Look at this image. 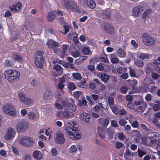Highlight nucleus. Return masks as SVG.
<instances>
[{
    "mask_svg": "<svg viewBox=\"0 0 160 160\" xmlns=\"http://www.w3.org/2000/svg\"><path fill=\"white\" fill-rule=\"evenodd\" d=\"M72 123V124L70 122H68L65 127V129L68 133L70 138L73 140H79L81 137L79 132V131L78 130L77 122L74 121Z\"/></svg>",
    "mask_w": 160,
    "mask_h": 160,
    "instance_id": "1",
    "label": "nucleus"
},
{
    "mask_svg": "<svg viewBox=\"0 0 160 160\" xmlns=\"http://www.w3.org/2000/svg\"><path fill=\"white\" fill-rule=\"evenodd\" d=\"M62 6L67 10L72 12L76 11L78 13L81 12L80 9L78 8L77 2L73 0H62Z\"/></svg>",
    "mask_w": 160,
    "mask_h": 160,
    "instance_id": "2",
    "label": "nucleus"
},
{
    "mask_svg": "<svg viewBox=\"0 0 160 160\" xmlns=\"http://www.w3.org/2000/svg\"><path fill=\"white\" fill-rule=\"evenodd\" d=\"M4 74L6 79L10 82H14L18 79L20 76V73L18 71L13 69L5 71Z\"/></svg>",
    "mask_w": 160,
    "mask_h": 160,
    "instance_id": "3",
    "label": "nucleus"
},
{
    "mask_svg": "<svg viewBox=\"0 0 160 160\" xmlns=\"http://www.w3.org/2000/svg\"><path fill=\"white\" fill-rule=\"evenodd\" d=\"M43 54L42 51H37L35 54V64L40 68H42L43 67L44 58L42 56Z\"/></svg>",
    "mask_w": 160,
    "mask_h": 160,
    "instance_id": "4",
    "label": "nucleus"
},
{
    "mask_svg": "<svg viewBox=\"0 0 160 160\" xmlns=\"http://www.w3.org/2000/svg\"><path fill=\"white\" fill-rule=\"evenodd\" d=\"M19 143L24 146L30 147L34 145L35 142L32 138L23 136L21 138Z\"/></svg>",
    "mask_w": 160,
    "mask_h": 160,
    "instance_id": "5",
    "label": "nucleus"
},
{
    "mask_svg": "<svg viewBox=\"0 0 160 160\" xmlns=\"http://www.w3.org/2000/svg\"><path fill=\"white\" fill-rule=\"evenodd\" d=\"M142 39L143 44L147 46H152L155 43L154 39L147 33L142 34Z\"/></svg>",
    "mask_w": 160,
    "mask_h": 160,
    "instance_id": "6",
    "label": "nucleus"
},
{
    "mask_svg": "<svg viewBox=\"0 0 160 160\" xmlns=\"http://www.w3.org/2000/svg\"><path fill=\"white\" fill-rule=\"evenodd\" d=\"M75 101L72 99L70 100V101H64L63 105L66 110H70L72 111L75 112L76 111V106L75 104Z\"/></svg>",
    "mask_w": 160,
    "mask_h": 160,
    "instance_id": "7",
    "label": "nucleus"
},
{
    "mask_svg": "<svg viewBox=\"0 0 160 160\" xmlns=\"http://www.w3.org/2000/svg\"><path fill=\"white\" fill-rule=\"evenodd\" d=\"M55 142L57 144H63L65 141L63 134L61 131L57 132L54 137Z\"/></svg>",
    "mask_w": 160,
    "mask_h": 160,
    "instance_id": "8",
    "label": "nucleus"
},
{
    "mask_svg": "<svg viewBox=\"0 0 160 160\" xmlns=\"http://www.w3.org/2000/svg\"><path fill=\"white\" fill-rule=\"evenodd\" d=\"M3 110L5 113L12 116H14L15 109L11 104H6L3 106Z\"/></svg>",
    "mask_w": 160,
    "mask_h": 160,
    "instance_id": "9",
    "label": "nucleus"
},
{
    "mask_svg": "<svg viewBox=\"0 0 160 160\" xmlns=\"http://www.w3.org/2000/svg\"><path fill=\"white\" fill-rule=\"evenodd\" d=\"M18 95L20 101L25 104L29 105L33 103L32 100L29 98H26L24 93L20 92L18 93Z\"/></svg>",
    "mask_w": 160,
    "mask_h": 160,
    "instance_id": "10",
    "label": "nucleus"
},
{
    "mask_svg": "<svg viewBox=\"0 0 160 160\" xmlns=\"http://www.w3.org/2000/svg\"><path fill=\"white\" fill-rule=\"evenodd\" d=\"M28 124L25 121L19 122L16 126L17 131L19 132H24L28 128Z\"/></svg>",
    "mask_w": 160,
    "mask_h": 160,
    "instance_id": "11",
    "label": "nucleus"
},
{
    "mask_svg": "<svg viewBox=\"0 0 160 160\" xmlns=\"http://www.w3.org/2000/svg\"><path fill=\"white\" fill-rule=\"evenodd\" d=\"M102 28L104 31L108 33L111 34L114 32V27L108 22L104 23L102 25Z\"/></svg>",
    "mask_w": 160,
    "mask_h": 160,
    "instance_id": "12",
    "label": "nucleus"
},
{
    "mask_svg": "<svg viewBox=\"0 0 160 160\" xmlns=\"http://www.w3.org/2000/svg\"><path fill=\"white\" fill-rule=\"evenodd\" d=\"M15 132L14 129L12 128H10L8 129L5 138L7 139H12L15 137Z\"/></svg>",
    "mask_w": 160,
    "mask_h": 160,
    "instance_id": "13",
    "label": "nucleus"
},
{
    "mask_svg": "<svg viewBox=\"0 0 160 160\" xmlns=\"http://www.w3.org/2000/svg\"><path fill=\"white\" fill-rule=\"evenodd\" d=\"M58 117L61 118H70L68 112L66 110H61L57 113Z\"/></svg>",
    "mask_w": 160,
    "mask_h": 160,
    "instance_id": "14",
    "label": "nucleus"
},
{
    "mask_svg": "<svg viewBox=\"0 0 160 160\" xmlns=\"http://www.w3.org/2000/svg\"><path fill=\"white\" fill-rule=\"evenodd\" d=\"M142 141L144 145L148 146H149L154 143H156V142L148 137H147V138L144 137L142 138Z\"/></svg>",
    "mask_w": 160,
    "mask_h": 160,
    "instance_id": "15",
    "label": "nucleus"
},
{
    "mask_svg": "<svg viewBox=\"0 0 160 160\" xmlns=\"http://www.w3.org/2000/svg\"><path fill=\"white\" fill-rule=\"evenodd\" d=\"M147 137H149L155 142L157 143L158 134L157 132H149L147 133Z\"/></svg>",
    "mask_w": 160,
    "mask_h": 160,
    "instance_id": "16",
    "label": "nucleus"
},
{
    "mask_svg": "<svg viewBox=\"0 0 160 160\" xmlns=\"http://www.w3.org/2000/svg\"><path fill=\"white\" fill-rule=\"evenodd\" d=\"M143 10V7L141 6L135 7L132 10V13L134 17L138 16L139 13Z\"/></svg>",
    "mask_w": 160,
    "mask_h": 160,
    "instance_id": "17",
    "label": "nucleus"
},
{
    "mask_svg": "<svg viewBox=\"0 0 160 160\" xmlns=\"http://www.w3.org/2000/svg\"><path fill=\"white\" fill-rule=\"evenodd\" d=\"M22 7V4L20 2H16L13 5L12 8L9 7V8L12 12H17L19 11Z\"/></svg>",
    "mask_w": 160,
    "mask_h": 160,
    "instance_id": "18",
    "label": "nucleus"
},
{
    "mask_svg": "<svg viewBox=\"0 0 160 160\" xmlns=\"http://www.w3.org/2000/svg\"><path fill=\"white\" fill-rule=\"evenodd\" d=\"M12 58L17 62H20L23 60V58L17 52L13 53L12 55Z\"/></svg>",
    "mask_w": 160,
    "mask_h": 160,
    "instance_id": "19",
    "label": "nucleus"
},
{
    "mask_svg": "<svg viewBox=\"0 0 160 160\" xmlns=\"http://www.w3.org/2000/svg\"><path fill=\"white\" fill-rule=\"evenodd\" d=\"M98 121L99 123L105 128H106L109 123V120L106 118H100L98 119Z\"/></svg>",
    "mask_w": 160,
    "mask_h": 160,
    "instance_id": "20",
    "label": "nucleus"
},
{
    "mask_svg": "<svg viewBox=\"0 0 160 160\" xmlns=\"http://www.w3.org/2000/svg\"><path fill=\"white\" fill-rule=\"evenodd\" d=\"M80 118L87 122H88L90 118V115L85 112L82 113L80 114Z\"/></svg>",
    "mask_w": 160,
    "mask_h": 160,
    "instance_id": "21",
    "label": "nucleus"
},
{
    "mask_svg": "<svg viewBox=\"0 0 160 160\" xmlns=\"http://www.w3.org/2000/svg\"><path fill=\"white\" fill-rule=\"evenodd\" d=\"M53 95L52 92L49 90L45 91L43 95V98L47 100H49L52 98Z\"/></svg>",
    "mask_w": 160,
    "mask_h": 160,
    "instance_id": "22",
    "label": "nucleus"
},
{
    "mask_svg": "<svg viewBox=\"0 0 160 160\" xmlns=\"http://www.w3.org/2000/svg\"><path fill=\"white\" fill-rule=\"evenodd\" d=\"M33 156L37 160L41 159L42 157L41 152L38 150H36L33 152Z\"/></svg>",
    "mask_w": 160,
    "mask_h": 160,
    "instance_id": "23",
    "label": "nucleus"
},
{
    "mask_svg": "<svg viewBox=\"0 0 160 160\" xmlns=\"http://www.w3.org/2000/svg\"><path fill=\"white\" fill-rule=\"evenodd\" d=\"M86 4L91 9H94L96 6V4L93 0H86Z\"/></svg>",
    "mask_w": 160,
    "mask_h": 160,
    "instance_id": "24",
    "label": "nucleus"
},
{
    "mask_svg": "<svg viewBox=\"0 0 160 160\" xmlns=\"http://www.w3.org/2000/svg\"><path fill=\"white\" fill-rule=\"evenodd\" d=\"M97 131L99 137L103 139L104 138H105L104 131L102 130L101 128L99 127H97Z\"/></svg>",
    "mask_w": 160,
    "mask_h": 160,
    "instance_id": "25",
    "label": "nucleus"
},
{
    "mask_svg": "<svg viewBox=\"0 0 160 160\" xmlns=\"http://www.w3.org/2000/svg\"><path fill=\"white\" fill-rule=\"evenodd\" d=\"M55 15L54 13L52 12H48L47 17V20L49 22H51L54 19Z\"/></svg>",
    "mask_w": 160,
    "mask_h": 160,
    "instance_id": "26",
    "label": "nucleus"
},
{
    "mask_svg": "<svg viewBox=\"0 0 160 160\" xmlns=\"http://www.w3.org/2000/svg\"><path fill=\"white\" fill-rule=\"evenodd\" d=\"M110 108L115 114L118 115L119 114V109L115 104L112 106H110Z\"/></svg>",
    "mask_w": 160,
    "mask_h": 160,
    "instance_id": "27",
    "label": "nucleus"
},
{
    "mask_svg": "<svg viewBox=\"0 0 160 160\" xmlns=\"http://www.w3.org/2000/svg\"><path fill=\"white\" fill-rule=\"evenodd\" d=\"M82 52L84 55H89L92 54V52L89 47H84L82 49Z\"/></svg>",
    "mask_w": 160,
    "mask_h": 160,
    "instance_id": "28",
    "label": "nucleus"
},
{
    "mask_svg": "<svg viewBox=\"0 0 160 160\" xmlns=\"http://www.w3.org/2000/svg\"><path fill=\"white\" fill-rule=\"evenodd\" d=\"M15 64V62L12 60H7L4 62V65L6 67H12Z\"/></svg>",
    "mask_w": 160,
    "mask_h": 160,
    "instance_id": "29",
    "label": "nucleus"
},
{
    "mask_svg": "<svg viewBox=\"0 0 160 160\" xmlns=\"http://www.w3.org/2000/svg\"><path fill=\"white\" fill-rule=\"evenodd\" d=\"M103 14L106 19L109 20H111V12L110 11L108 10L104 11L103 12Z\"/></svg>",
    "mask_w": 160,
    "mask_h": 160,
    "instance_id": "30",
    "label": "nucleus"
},
{
    "mask_svg": "<svg viewBox=\"0 0 160 160\" xmlns=\"http://www.w3.org/2000/svg\"><path fill=\"white\" fill-rule=\"evenodd\" d=\"M109 78V75L106 73H102L100 78L102 81L104 82H106L108 80Z\"/></svg>",
    "mask_w": 160,
    "mask_h": 160,
    "instance_id": "31",
    "label": "nucleus"
},
{
    "mask_svg": "<svg viewBox=\"0 0 160 160\" xmlns=\"http://www.w3.org/2000/svg\"><path fill=\"white\" fill-rule=\"evenodd\" d=\"M139 58L143 60L145 59L149 58V56L151 57V56L148 53H141L138 55Z\"/></svg>",
    "mask_w": 160,
    "mask_h": 160,
    "instance_id": "32",
    "label": "nucleus"
},
{
    "mask_svg": "<svg viewBox=\"0 0 160 160\" xmlns=\"http://www.w3.org/2000/svg\"><path fill=\"white\" fill-rule=\"evenodd\" d=\"M117 53L118 56L121 58H124L126 55L125 52L122 48H119L118 50Z\"/></svg>",
    "mask_w": 160,
    "mask_h": 160,
    "instance_id": "33",
    "label": "nucleus"
},
{
    "mask_svg": "<svg viewBox=\"0 0 160 160\" xmlns=\"http://www.w3.org/2000/svg\"><path fill=\"white\" fill-rule=\"evenodd\" d=\"M138 83L137 81L136 80H130L129 82V85L130 86V88L132 89H133Z\"/></svg>",
    "mask_w": 160,
    "mask_h": 160,
    "instance_id": "34",
    "label": "nucleus"
},
{
    "mask_svg": "<svg viewBox=\"0 0 160 160\" xmlns=\"http://www.w3.org/2000/svg\"><path fill=\"white\" fill-rule=\"evenodd\" d=\"M137 152L138 153L139 157L140 158H142L143 156L146 154L145 151H143L139 148Z\"/></svg>",
    "mask_w": 160,
    "mask_h": 160,
    "instance_id": "35",
    "label": "nucleus"
},
{
    "mask_svg": "<svg viewBox=\"0 0 160 160\" xmlns=\"http://www.w3.org/2000/svg\"><path fill=\"white\" fill-rule=\"evenodd\" d=\"M68 88L69 90L72 91L76 89V87L74 82H70L68 83Z\"/></svg>",
    "mask_w": 160,
    "mask_h": 160,
    "instance_id": "36",
    "label": "nucleus"
},
{
    "mask_svg": "<svg viewBox=\"0 0 160 160\" xmlns=\"http://www.w3.org/2000/svg\"><path fill=\"white\" fill-rule=\"evenodd\" d=\"M54 68L57 71L61 73H62L63 68L61 65L58 64H55L54 65Z\"/></svg>",
    "mask_w": 160,
    "mask_h": 160,
    "instance_id": "37",
    "label": "nucleus"
},
{
    "mask_svg": "<svg viewBox=\"0 0 160 160\" xmlns=\"http://www.w3.org/2000/svg\"><path fill=\"white\" fill-rule=\"evenodd\" d=\"M72 76L75 79L77 80H80L82 78L81 75L78 72L73 73Z\"/></svg>",
    "mask_w": 160,
    "mask_h": 160,
    "instance_id": "38",
    "label": "nucleus"
},
{
    "mask_svg": "<svg viewBox=\"0 0 160 160\" xmlns=\"http://www.w3.org/2000/svg\"><path fill=\"white\" fill-rule=\"evenodd\" d=\"M134 63L138 67H141L143 65V62L138 59H135L134 60Z\"/></svg>",
    "mask_w": 160,
    "mask_h": 160,
    "instance_id": "39",
    "label": "nucleus"
},
{
    "mask_svg": "<svg viewBox=\"0 0 160 160\" xmlns=\"http://www.w3.org/2000/svg\"><path fill=\"white\" fill-rule=\"evenodd\" d=\"M108 100L109 107H110V106H112L114 105V100L113 97H109L108 99Z\"/></svg>",
    "mask_w": 160,
    "mask_h": 160,
    "instance_id": "40",
    "label": "nucleus"
},
{
    "mask_svg": "<svg viewBox=\"0 0 160 160\" xmlns=\"http://www.w3.org/2000/svg\"><path fill=\"white\" fill-rule=\"evenodd\" d=\"M151 158L152 160H160V158L157 152H154L152 157Z\"/></svg>",
    "mask_w": 160,
    "mask_h": 160,
    "instance_id": "41",
    "label": "nucleus"
},
{
    "mask_svg": "<svg viewBox=\"0 0 160 160\" xmlns=\"http://www.w3.org/2000/svg\"><path fill=\"white\" fill-rule=\"evenodd\" d=\"M28 117L29 119L34 120L36 116L33 112H28Z\"/></svg>",
    "mask_w": 160,
    "mask_h": 160,
    "instance_id": "42",
    "label": "nucleus"
},
{
    "mask_svg": "<svg viewBox=\"0 0 160 160\" xmlns=\"http://www.w3.org/2000/svg\"><path fill=\"white\" fill-rule=\"evenodd\" d=\"M147 107V105L146 103H145L143 105L137 107V109L139 111H141L142 112H143Z\"/></svg>",
    "mask_w": 160,
    "mask_h": 160,
    "instance_id": "43",
    "label": "nucleus"
},
{
    "mask_svg": "<svg viewBox=\"0 0 160 160\" xmlns=\"http://www.w3.org/2000/svg\"><path fill=\"white\" fill-rule=\"evenodd\" d=\"M125 71V68L121 67H118L116 68L117 72L118 74H122Z\"/></svg>",
    "mask_w": 160,
    "mask_h": 160,
    "instance_id": "44",
    "label": "nucleus"
},
{
    "mask_svg": "<svg viewBox=\"0 0 160 160\" xmlns=\"http://www.w3.org/2000/svg\"><path fill=\"white\" fill-rule=\"evenodd\" d=\"M129 68V74L130 76L132 77H136V74L134 69L131 68Z\"/></svg>",
    "mask_w": 160,
    "mask_h": 160,
    "instance_id": "45",
    "label": "nucleus"
},
{
    "mask_svg": "<svg viewBox=\"0 0 160 160\" xmlns=\"http://www.w3.org/2000/svg\"><path fill=\"white\" fill-rule=\"evenodd\" d=\"M62 55H65L66 54V52L67 51L68 47L69 46V45L63 44L62 45Z\"/></svg>",
    "mask_w": 160,
    "mask_h": 160,
    "instance_id": "46",
    "label": "nucleus"
},
{
    "mask_svg": "<svg viewBox=\"0 0 160 160\" xmlns=\"http://www.w3.org/2000/svg\"><path fill=\"white\" fill-rule=\"evenodd\" d=\"M86 83V81L85 80H84L82 82L78 83V86L80 88H84L85 87V85Z\"/></svg>",
    "mask_w": 160,
    "mask_h": 160,
    "instance_id": "47",
    "label": "nucleus"
},
{
    "mask_svg": "<svg viewBox=\"0 0 160 160\" xmlns=\"http://www.w3.org/2000/svg\"><path fill=\"white\" fill-rule=\"evenodd\" d=\"M97 68L100 71H102L104 69L103 64L101 62L99 63L98 64L97 66Z\"/></svg>",
    "mask_w": 160,
    "mask_h": 160,
    "instance_id": "48",
    "label": "nucleus"
},
{
    "mask_svg": "<svg viewBox=\"0 0 160 160\" xmlns=\"http://www.w3.org/2000/svg\"><path fill=\"white\" fill-rule=\"evenodd\" d=\"M88 57L87 56H82L80 57L77 60L80 63L83 62L84 60L86 59Z\"/></svg>",
    "mask_w": 160,
    "mask_h": 160,
    "instance_id": "49",
    "label": "nucleus"
},
{
    "mask_svg": "<svg viewBox=\"0 0 160 160\" xmlns=\"http://www.w3.org/2000/svg\"><path fill=\"white\" fill-rule=\"evenodd\" d=\"M128 90V88L125 86H122L120 88V90L122 94L126 93L127 92Z\"/></svg>",
    "mask_w": 160,
    "mask_h": 160,
    "instance_id": "50",
    "label": "nucleus"
},
{
    "mask_svg": "<svg viewBox=\"0 0 160 160\" xmlns=\"http://www.w3.org/2000/svg\"><path fill=\"white\" fill-rule=\"evenodd\" d=\"M59 44L56 41L53 40L51 48H57L59 47Z\"/></svg>",
    "mask_w": 160,
    "mask_h": 160,
    "instance_id": "51",
    "label": "nucleus"
},
{
    "mask_svg": "<svg viewBox=\"0 0 160 160\" xmlns=\"http://www.w3.org/2000/svg\"><path fill=\"white\" fill-rule=\"evenodd\" d=\"M127 123V122L124 119H121L119 120V123L120 126H124Z\"/></svg>",
    "mask_w": 160,
    "mask_h": 160,
    "instance_id": "52",
    "label": "nucleus"
},
{
    "mask_svg": "<svg viewBox=\"0 0 160 160\" xmlns=\"http://www.w3.org/2000/svg\"><path fill=\"white\" fill-rule=\"evenodd\" d=\"M152 121L155 126L158 127L159 126V125L158 123V119L154 118L152 119Z\"/></svg>",
    "mask_w": 160,
    "mask_h": 160,
    "instance_id": "53",
    "label": "nucleus"
},
{
    "mask_svg": "<svg viewBox=\"0 0 160 160\" xmlns=\"http://www.w3.org/2000/svg\"><path fill=\"white\" fill-rule=\"evenodd\" d=\"M152 78L154 80L157 79L159 77V74L156 72H152L151 74Z\"/></svg>",
    "mask_w": 160,
    "mask_h": 160,
    "instance_id": "54",
    "label": "nucleus"
},
{
    "mask_svg": "<svg viewBox=\"0 0 160 160\" xmlns=\"http://www.w3.org/2000/svg\"><path fill=\"white\" fill-rule=\"evenodd\" d=\"M79 103L80 106H83L87 105V101L85 99H83L81 101H79Z\"/></svg>",
    "mask_w": 160,
    "mask_h": 160,
    "instance_id": "55",
    "label": "nucleus"
},
{
    "mask_svg": "<svg viewBox=\"0 0 160 160\" xmlns=\"http://www.w3.org/2000/svg\"><path fill=\"white\" fill-rule=\"evenodd\" d=\"M51 153L53 156H56L58 154L57 150L56 148H53L51 149Z\"/></svg>",
    "mask_w": 160,
    "mask_h": 160,
    "instance_id": "56",
    "label": "nucleus"
},
{
    "mask_svg": "<svg viewBox=\"0 0 160 160\" xmlns=\"http://www.w3.org/2000/svg\"><path fill=\"white\" fill-rule=\"evenodd\" d=\"M65 66L68 68H73L74 67V65L73 64H72L69 63H65Z\"/></svg>",
    "mask_w": 160,
    "mask_h": 160,
    "instance_id": "57",
    "label": "nucleus"
},
{
    "mask_svg": "<svg viewBox=\"0 0 160 160\" xmlns=\"http://www.w3.org/2000/svg\"><path fill=\"white\" fill-rule=\"evenodd\" d=\"M82 94V92L79 91H77L73 92L74 95L77 98H79L80 95Z\"/></svg>",
    "mask_w": 160,
    "mask_h": 160,
    "instance_id": "58",
    "label": "nucleus"
},
{
    "mask_svg": "<svg viewBox=\"0 0 160 160\" xmlns=\"http://www.w3.org/2000/svg\"><path fill=\"white\" fill-rule=\"evenodd\" d=\"M111 62L112 63H118L119 61V59L117 58H113L111 59Z\"/></svg>",
    "mask_w": 160,
    "mask_h": 160,
    "instance_id": "59",
    "label": "nucleus"
},
{
    "mask_svg": "<svg viewBox=\"0 0 160 160\" xmlns=\"http://www.w3.org/2000/svg\"><path fill=\"white\" fill-rule=\"evenodd\" d=\"M145 99L146 101H150L152 99V96L151 94L149 93L147 94L145 97Z\"/></svg>",
    "mask_w": 160,
    "mask_h": 160,
    "instance_id": "60",
    "label": "nucleus"
},
{
    "mask_svg": "<svg viewBox=\"0 0 160 160\" xmlns=\"http://www.w3.org/2000/svg\"><path fill=\"white\" fill-rule=\"evenodd\" d=\"M77 151V148L75 145H72L70 149V152L71 153L76 152Z\"/></svg>",
    "mask_w": 160,
    "mask_h": 160,
    "instance_id": "61",
    "label": "nucleus"
},
{
    "mask_svg": "<svg viewBox=\"0 0 160 160\" xmlns=\"http://www.w3.org/2000/svg\"><path fill=\"white\" fill-rule=\"evenodd\" d=\"M45 134L47 136H49V138H50V134L52 132V131L49 128L48 129H45Z\"/></svg>",
    "mask_w": 160,
    "mask_h": 160,
    "instance_id": "62",
    "label": "nucleus"
},
{
    "mask_svg": "<svg viewBox=\"0 0 160 160\" xmlns=\"http://www.w3.org/2000/svg\"><path fill=\"white\" fill-rule=\"evenodd\" d=\"M63 28L64 29L65 31L64 32V34H67L69 32V26L67 25H64L63 26Z\"/></svg>",
    "mask_w": 160,
    "mask_h": 160,
    "instance_id": "63",
    "label": "nucleus"
},
{
    "mask_svg": "<svg viewBox=\"0 0 160 160\" xmlns=\"http://www.w3.org/2000/svg\"><path fill=\"white\" fill-rule=\"evenodd\" d=\"M132 127L136 128L138 126V123L137 121H133L132 123H131Z\"/></svg>",
    "mask_w": 160,
    "mask_h": 160,
    "instance_id": "64",
    "label": "nucleus"
}]
</instances>
